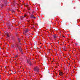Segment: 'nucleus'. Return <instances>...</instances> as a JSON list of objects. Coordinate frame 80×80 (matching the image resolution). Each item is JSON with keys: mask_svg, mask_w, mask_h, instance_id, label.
<instances>
[{"mask_svg": "<svg viewBox=\"0 0 80 80\" xmlns=\"http://www.w3.org/2000/svg\"><path fill=\"white\" fill-rule=\"evenodd\" d=\"M34 70L35 72H39V68L38 67H36L34 68Z\"/></svg>", "mask_w": 80, "mask_h": 80, "instance_id": "1", "label": "nucleus"}, {"mask_svg": "<svg viewBox=\"0 0 80 80\" xmlns=\"http://www.w3.org/2000/svg\"><path fill=\"white\" fill-rule=\"evenodd\" d=\"M59 74L60 76H63V72L62 71H60V70Z\"/></svg>", "mask_w": 80, "mask_h": 80, "instance_id": "2", "label": "nucleus"}, {"mask_svg": "<svg viewBox=\"0 0 80 80\" xmlns=\"http://www.w3.org/2000/svg\"><path fill=\"white\" fill-rule=\"evenodd\" d=\"M27 15L26 14H25L24 15V16H21V19H23V18H24L25 17H27Z\"/></svg>", "mask_w": 80, "mask_h": 80, "instance_id": "3", "label": "nucleus"}, {"mask_svg": "<svg viewBox=\"0 0 80 80\" xmlns=\"http://www.w3.org/2000/svg\"><path fill=\"white\" fill-rule=\"evenodd\" d=\"M3 4H1L0 5V7L1 8H2V7H3Z\"/></svg>", "mask_w": 80, "mask_h": 80, "instance_id": "4", "label": "nucleus"}, {"mask_svg": "<svg viewBox=\"0 0 80 80\" xmlns=\"http://www.w3.org/2000/svg\"><path fill=\"white\" fill-rule=\"evenodd\" d=\"M27 62L28 63H29L30 62V60H27Z\"/></svg>", "mask_w": 80, "mask_h": 80, "instance_id": "5", "label": "nucleus"}, {"mask_svg": "<svg viewBox=\"0 0 80 80\" xmlns=\"http://www.w3.org/2000/svg\"><path fill=\"white\" fill-rule=\"evenodd\" d=\"M28 29H26L24 32L25 33H27V32H28Z\"/></svg>", "mask_w": 80, "mask_h": 80, "instance_id": "6", "label": "nucleus"}, {"mask_svg": "<svg viewBox=\"0 0 80 80\" xmlns=\"http://www.w3.org/2000/svg\"><path fill=\"white\" fill-rule=\"evenodd\" d=\"M57 35H55L54 36V38H57Z\"/></svg>", "mask_w": 80, "mask_h": 80, "instance_id": "7", "label": "nucleus"}, {"mask_svg": "<svg viewBox=\"0 0 80 80\" xmlns=\"http://www.w3.org/2000/svg\"><path fill=\"white\" fill-rule=\"evenodd\" d=\"M12 13H13V14H14L15 13V11H12Z\"/></svg>", "mask_w": 80, "mask_h": 80, "instance_id": "8", "label": "nucleus"}, {"mask_svg": "<svg viewBox=\"0 0 80 80\" xmlns=\"http://www.w3.org/2000/svg\"><path fill=\"white\" fill-rule=\"evenodd\" d=\"M7 2H6L5 5V6H6L7 5Z\"/></svg>", "mask_w": 80, "mask_h": 80, "instance_id": "9", "label": "nucleus"}, {"mask_svg": "<svg viewBox=\"0 0 80 80\" xmlns=\"http://www.w3.org/2000/svg\"><path fill=\"white\" fill-rule=\"evenodd\" d=\"M7 37H9V35H8V34H7Z\"/></svg>", "mask_w": 80, "mask_h": 80, "instance_id": "10", "label": "nucleus"}, {"mask_svg": "<svg viewBox=\"0 0 80 80\" xmlns=\"http://www.w3.org/2000/svg\"><path fill=\"white\" fill-rule=\"evenodd\" d=\"M75 44L76 45V46H77V45H78V43H75Z\"/></svg>", "mask_w": 80, "mask_h": 80, "instance_id": "11", "label": "nucleus"}, {"mask_svg": "<svg viewBox=\"0 0 80 80\" xmlns=\"http://www.w3.org/2000/svg\"><path fill=\"white\" fill-rule=\"evenodd\" d=\"M20 52L21 53H23V52H22V51H21Z\"/></svg>", "mask_w": 80, "mask_h": 80, "instance_id": "12", "label": "nucleus"}, {"mask_svg": "<svg viewBox=\"0 0 80 80\" xmlns=\"http://www.w3.org/2000/svg\"><path fill=\"white\" fill-rule=\"evenodd\" d=\"M26 6V7H28V4H27V5H25Z\"/></svg>", "mask_w": 80, "mask_h": 80, "instance_id": "13", "label": "nucleus"}, {"mask_svg": "<svg viewBox=\"0 0 80 80\" xmlns=\"http://www.w3.org/2000/svg\"><path fill=\"white\" fill-rule=\"evenodd\" d=\"M18 57V55H16L15 56V57Z\"/></svg>", "mask_w": 80, "mask_h": 80, "instance_id": "14", "label": "nucleus"}, {"mask_svg": "<svg viewBox=\"0 0 80 80\" xmlns=\"http://www.w3.org/2000/svg\"><path fill=\"white\" fill-rule=\"evenodd\" d=\"M32 17H31V18H33V15H32Z\"/></svg>", "mask_w": 80, "mask_h": 80, "instance_id": "15", "label": "nucleus"}, {"mask_svg": "<svg viewBox=\"0 0 80 80\" xmlns=\"http://www.w3.org/2000/svg\"><path fill=\"white\" fill-rule=\"evenodd\" d=\"M29 21H30V20H28L27 21H28V22H29Z\"/></svg>", "mask_w": 80, "mask_h": 80, "instance_id": "16", "label": "nucleus"}, {"mask_svg": "<svg viewBox=\"0 0 80 80\" xmlns=\"http://www.w3.org/2000/svg\"><path fill=\"white\" fill-rule=\"evenodd\" d=\"M64 51H67V50L64 49Z\"/></svg>", "mask_w": 80, "mask_h": 80, "instance_id": "17", "label": "nucleus"}, {"mask_svg": "<svg viewBox=\"0 0 80 80\" xmlns=\"http://www.w3.org/2000/svg\"><path fill=\"white\" fill-rule=\"evenodd\" d=\"M35 18V17H34L33 18Z\"/></svg>", "mask_w": 80, "mask_h": 80, "instance_id": "18", "label": "nucleus"}, {"mask_svg": "<svg viewBox=\"0 0 80 80\" xmlns=\"http://www.w3.org/2000/svg\"><path fill=\"white\" fill-rule=\"evenodd\" d=\"M32 25H34V24H33Z\"/></svg>", "mask_w": 80, "mask_h": 80, "instance_id": "19", "label": "nucleus"}, {"mask_svg": "<svg viewBox=\"0 0 80 80\" xmlns=\"http://www.w3.org/2000/svg\"><path fill=\"white\" fill-rule=\"evenodd\" d=\"M63 37H64V36H63Z\"/></svg>", "mask_w": 80, "mask_h": 80, "instance_id": "20", "label": "nucleus"}]
</instances>
